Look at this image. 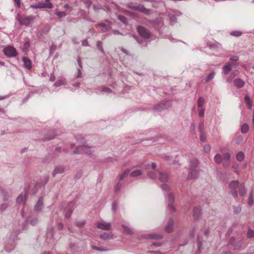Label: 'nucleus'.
Returning a JSON list of instances; mask_svg holds the SVG:
<instances>
[{
  "mask_svg": "<svg viewBox=\"0 0 254 254\" xmlns=\"http://www.w3.org/2000/svg\"><path fill=\"white\" fill-rule=\"evenodd\" d=\"M87 4H88V6H90V5H91V2H90V0H88V1H87Z\"/></svg>",
  "mask_w": 254,
  "mask_h": 254,
  "instance_id": "nucleus-56",
  "label": "nucleus"
},
{
  "mask_svg": "<svg viewBox=\"0 0 254 254\" xmlns=\"http://www.w3.org/2000/svg\"><path fill=\"white\" fill-rule=\"evenodd\" d=\"M238 168V164H235L234 166H233V168L235 169H236Z\"/></svg>",
  "mask_w": 254,
  "mask_h": 254,
  "instance_id": "nucleus-55",
  "label": "nucleus"
},
{
  "mask_svg": "<svg viewBox=\"0 0 254 254\" xmlns=\"http://www.w3.org/2000/svg\"><path fill=\"white\" fill-rule=\"evenodd\" d=\"M151 238H155V236H151Z\"/></svg>",
  "mask_w": 254,
  "mask_h": 254,
  "instance_id": "nucleus-63",
  "label": "nucleus"
},
{
  "mask_svg": "<svg viewBox=\"0 0 254 254\" xmlns=\"http://www.w3.org/2000/svg\"><path fill=\"white\" fill-rule=\"evenodd\" d=\"M249 129V126L247 124H245L241 127V131L242 133H245L248 131Z\"/></svg>",
  "mask_w": 254,
  "mask_h": 254,
  "instance_id": "nucleus-29",
  "label": "nucleus"
},
{
  "mask_svg": "<svg viewBox=\"0 0 254 254\" xmlns=\"http://www.w3.org/2000/svg\"><path fill=\"white\" fill-rule=\"evenodd\" d=\"M193 216L197 218L198 217L200 213V209L199 207H195L193 209Z\"/></svg>",
  "mask_w": 254,
  "mask_h": 254,
  "instance_id": "nucleus-28",
  "label": "nucleus"
},
{
  "mask_svg": "<svg viewBox=\"0 0 254 254\" xmlns=\"http://www.w3.org/2000/svg\"><path fill=\"white\" fill-rule=\"evenodd\" d=\"M7 207V205L6 204H2L0 207V209H1V210H4Z\"/></svg>",
  "mask_w": 254,
  "mask_h": 254,
  "instance_id": "nucleus-49",
  "label": "nucleus"
},
{
  "mask_svg": "<svg viewBox=\"0 0 254 254\" xmlns=\"http://www.w3.org/2000/svg\"><path fill=\"white\" fill-rule=\"evenodd\" d=\"M56 14L60 18L64 17L66 15V13L64 12H61V11L57 12L56 13Z\"/></svg>",
  "mask_w": 254,
  "mask_h": 254,
  "instance_id": "nucleus-38",
  "label": "nucleus"
},
{
  "mask_svg": "<svg viewBox=\"0 0 254 254\" xmlns=\"http://www.w3.org/2000/svg\"><path fill=\"white\" fill-rule=\"evenodd\" d=\"M137 31L139 35L145 39H148L150 37V33L144 27L142 26H138L137 27Z\"/></svg>",
  "mask_w": 254,
  "mask_h": 254,
  "instance_id": "nucleus-4",
  "label": "nucleus"
},
{
  "mask_svg": "<svg viewBox=\"0 0 254 254\" xmlns=\"http://www.w3.org/2000/svg\"><path fill=\"white\" fill-rule=\"evenodd\" d=\"M31 7L35 8H53V6L51 3H45V2H41L38 3L37 5H31Z\"/></svg>",
  "mask_w": 254,
  "mask_h": 254,
  "instance_id": "nucleus-7",
  "label": "nucleus"
},
{
  "mask_svg": "<svg viewBox=\"0 0 254 254\" xmlns=\"http://www.w3.org/2000/svg\"><path fill=\"white\" fill-rule=\"evenodd\" d=\"M198 111H199V116L200 117H203L204 115L205 109L203 108H199Z\"/></svg>",
  "mask_w": 254,
  "mask_h": 254,
  "instance_id": "nucleus-34",
  "label": "nucleus"
},
{
  "mask_svg": "<svg viewBox=\"0 0 254 254\" xmlns=\"http://www.w3.org/2000/svg\"><path fill=\"white\" fill-rule=\"evenodd\" d=\"M96 226L98 229L104 230H110L111 229V225L109 223H106V222L102 221L97 223Z\"/></svg>",
  "mask_w": 254,
  "mask_h": 254,
  "instance_id": "nucleus-6",
  "label": "nucleus"
},
{
  "mask_svg": "<svg viewBox=\"0 0 254 254\" xmlns=\"http://www.w3.org/2000/svg\"><path fill=\"white\" fill-rule=\"evenodd\" d=\"M37 219H33L31 220V224L32 225H34L37 223Z\"/></svg>",
  "mask_w": 254,
  "mask_h": 254,
  "instance_id": "nucleus-51",
  "label": "nucleus"
},
{
  "mask_svg": "<svg viewBox=\"0 0 254 254\" xmlns=\"http://www.w3.org/2000/svg\"><path fill=\"white\" fill-rule=\"evenodd\" d=\"M242 33L239 31H234L231 32L230 35L233 36H240L242 35Z\"/></svg>",
  "mask_w": 254,
  "mask_h": 254,
  "instance_id": "nucleus-30",
  "label": "nucleus"
},
{
  "mask_svg": "<svg viewBox=\"0 0 254 254\" xmlns=\"http://www.w3.org/2000/svg\"><path fill=\"white\" fill-rule=\"evenodd\" d=\"M55 79H56V77L54 75V74H51L50 77V80L51 81H54L55 80Z\"/></svg>",
  "mask_w": 254,
  "mask_h": 254,
  "instance_id": "nucleus-47",
  "label": "nucleus"
},
{
  "mask_svg": "<svg viewBox=\"0 0 254 254\" xmlns=\"http://www.w3.org/2000/svg\"><path fill=\"white\" fill-rule=\"evenodd\" d=\"M44 254H50L49 253H45Z\"/></svg>",
  "mask_w": 254,
  "mask_h": 254,
  "instance_id": "nucleus-64",
  "label": "nucleus"
},
{
  "mask_svg": "<svg viewBox=\"0 0 254 254\" xmlns=\"http://www.w3.org/2000/svg\"><path fill=\"white\" fill-rule=\"evenodd\" d=\"M100 238L103 239H110L112 237L108 233H103L100 235Z\"/></svg>",
  "mask_w": 254,
  "mask_h": 254,
  "instance_id": "nucleus-33",
  "label": "nucleus"
},
{
  "mask_svg": "<svg viewBox=\"0 0 254 254\" xmlns=\"http://www.w3.org/2000/svg\"><path fill=\"white\" fill-rule=\"evenodd\" d=\"M245 84V81L240 78H237L234 80V85L237 88H242Z\"/></svg>",
  "mask_w": 254,
  "mask_h": 254,
  "instance_id": "nucleus-9",
  "label": "nucleus"
},
{
  "mask_svg": "<svg viewBox=\"0 0 254 254\" xmlns=\"http://www.w3.org/2000/svg\"><path fill=\"white\" fill-rule=\"evenodd\" d=\"M170 106V102L167 101L164 103L157 105L155 106V109L158 111H161L165 109L169 108Z\"/></svg>",
  "mask_w": 254,
  "mask_h": 254,
  "instance_id": "nucleus-8",
  "label": "nucleus"
},
{
  "mask_svg": "<svg viewBox=\"0 0 254 254\" xmlns=\"http://www.w3.org/2000/svg\"><path fill=\"white\" fill-rule=\"evenodd\" d=\"M158 179L162 182H166L168 179V176L166 173H158Z\"/></svg>",
  "mask_w": 254,
  "mask_h": 254,
  "instance_id": "nucleus-14",
  "label": "nucleus"
},
{
  "mask_svg": "<svg viewBox=\"0 0 254 254\" xmlns=\"http://www.w3.org/2000/svg\"><path fill=\"white\" fill-rule=\"evenodd\" d=\"M64 168L63 166H60L57 167L53 171V177H55L56 175L58 174H62L64 172Z\"/></svg>",
  "mask_w": 254,
  "mask_h": 254,
  "instance_id": "nucleus-13",
  "label": "nucleus"
},
{
  "mask_svg": "<svg viewBox=\"0 0 254 254\" xmlns=\"http://www.w3.org/2000/svg\"><path fill=\"white\" fill-rule=\"evenodd\" d=\"M122 228L123 232L126 233V234L132 235L133 234L132 230L128 227L125 225H122Z\"/></svg>",
  "mask_w": 254,
  "mask_h": 254,
  "instance_id": "nucleus-19",
  "label": "nucleus"
},
{
  "mask_svg": "<svg viewBox=\"0 0 254 254\" xmlns=\"http://www.w3.org/2000/svg\"><path fill=\"white\" fill-rule=\"evenodd\" d=\"M245 101L248 106V108L249 109H251L252 107V102L251 99L248 96H246L245 97Z\"/></svg>",
  "mask_w": 254,
  "mask_h": 254,
  "instance_id": "nucleus-23",
  "label": "nucleus"
},
{
  "mask_svg": "<svg viewBox=\"0 0 254 254\" xmlns=\"http://www.w3.org/2000/svg\"><path fill=\"white\" fill-rule=\"evenodd\" d=\"M50 0H45L46 2H45V3H50Z\"/></svg>",
  "mask_w": 254,
  "mask_h": 254,
  "instance_id": "nucleus-59",
  "label": "nucleus"
},
{
  "mask_svg": "<svg viewBox=\"0 0 254 254\" xmlns=\"http://www.w3.org/2000/svg\"><path fill=\"white\" fill-rule=\"evenodd\" d=\"M4 54L7 57H15L17 55L16 50L12 46L6 47L3 50Z\"/></svg>",
  "mask_w": 254,
  "mask_h": 254,
  "instance_id": "nucleus-3",
  "label": "nucleus"
},
{
  "mask_svg": "<svg viewBox=\"0 0 254 254\" xmlns=\"http://www.w3.org/2000/svg\"><path fill=\"white\" fill-rule=\"evenodd\" d=\"M173 220L172 219L169 220L165 227L166 231L168 233L171 232L173 231Z\"/></svg>",
  "mask_w": 254,
  "mask_h": 254,
  "instance_id": "nucleus-11",
  "label": "nucleus"
},
{
  "mask_svg": "<svg viewBox=\"0 0 254 254\" xmlns=\"http://www.w3.org/2000/svg\"><path fill=\"white\" fill-rule=\"evenodd\" d=\"M133 8L145 13H147L148 12V10L142 5H137L136 6H134Z\"/></svg>",
  "mask_w": 254,
  "mask_h": 254,
  "instance_id": "nucleus-21",
  "label": "nucleus"
},
{
  "mask_svg": "<svg viewBox=\"0 0 254 254\" xmlns=\"http://www.w3.org/2000/svg\"><path fill=\"white\" fill-rule=\"evenodd\" d=\"M53 138H54V137H51V138H46L45 140H48L52 139H53Z\"/></svg>",
  "mask_w": 254,
  "mask_h": 254,
  "instance_id": "nucleus-60",
  "label": "nucleus"
},
{
  "mask_svg": "<svg viewBox=\"0 0 254 254\" xmlns=\"http://www.w3.org/2000/svg\"><path fill=\"white\" fill-rule=\"evenodd\" d=\"M14 2L16 3L18 7L20 6V0H13Z\"/></svg>",
  "mask_w": 254,
  "mask_h": 254,
  "instance_id": "nucleus-50",
  "label": "nucleus"
},
{
  "mask_svg": "<svg viewBox=\"0 0 254 254\" xmlns=\"http://www.w3.org/2000/svg\"><path fill=\"white\" fill-rule=\"evenodd\" d=\"M253 202H254V198H253L252 195L251 194L249 198L248 204H249V205L251 206L253 204Z\"/></svg>",
  "mask_w": 254,
  "mask_h": 254,
  "instance_id": "nucleus-41",
  "label": "nucleus"
},
{
  "mask_svg": "<svg viewBox=\"0 0 254 254\" xmlns=\"http://www.w3.org/2000/svg\"><path fill=\"white\" fill-rule=\"evenodd\" d=\"M214 161L217 164L221 163L222 161V156L220 154H216L214 158Z\"/></svg>",
  "mask_w": 254,
  "mask_h": 254,
  "instance_id": "nucleus-25",
  "label": "nucleus"
},
{
  "mask_svg": "<svg viewBox=\"0 0 254 254\" xmlns=\"http://www.w3.org/2000/svg\"><path fill=\"white\" fill-rule=\"evenodd\" d=\"M23 199H24V197L22 195H19L17 197V199H16V201L18 203H21L23 200Z\"/></svg>",
  "mask_w": 254,
  "mask_h": 254,
  "instance_id": "nucleus-40",
  "label": "nucleus"
},
{
  "mask_svg": "<svg viewBox=\"0 0 254 254\" xmlns=\"http://www.w3.org/2000/svg\"><path fill=\"white\" fill-rule=\"evenodd\" d=\"M22 61L24 63V67L27 68L28 70H30L32 68L31 61L26 57H23Z\"/></svg>",
  "mask_w": 254,
  "mask_h": 254,
  "instance_id": "nucleus-10",
  "label": "nucleus"
},
{
  "mask_svg": "<svg viewBox=\"0 0 254 254\" xmlns=\"http://www.w3.org/2000/svg\"><path fill=\"white\" fill-rule=\"evenodd\" d=\"M64 7L65 8H68L69 7V5H68V4H65V5H64Z\"/></svg>",
  "mask_w": 254,
  "mask_h": 254,
  "instance_id": "nucleus-57",
  "label": "nucleus"
},
{
  "mask_svg": "<svg viewBox=\"0 0 254 254\" xmlns=\"http://www.w3.org/2000/svg\"><path fill=\"white\" fill-rule=\"evenodd\" d=\"M129 172V170L128 169H127L123 173H122L121 175H120L118 177V179L119 181L123 180L126 176H127Z\"/></svg>",
  "mask_w": 254,
  "mask_h": 254,
  "instance_id": "nucleus-20",
  "label": "nucleus"
},
{
  "mask_svg": "<svg viewBox=\"0 0 254 254\" xmlns=\"http://www.w3.org/2000/svg\"><path fill=\"white\" fill-rule=\"evenodd\" d=\"M215 73L214 72H211L210 73L207 78L205 79V82H209L210 80H211L212 79H213L214 77Z\"/></svg>",
  "mask_w": 254,
  "mask_h": 254,
  "instance_id": "nucleus-32",
  "label": "nucleus"
},
{
  "mask_svg": "<svg viewBox=\"0 0 254 254\" xmlns=\"http://www.w3.org/2000/svg\"><path fill=\"white\" fill-rule=\"evenodd\" d=\"M92 248L93 249H94V250L98 251H106L105 249H102V248H100V247H98L97 246H92Z\"/></svg>",
  "mask_w": 254,
  "mask_h": 254,
  "instance_id": "nucleus-42",
  "label": "nucleus"
},
{
  "mask_svg": "<svg viewBox=\"0 0 254 254\" xmlns=\"http://www.w3.org/2000/svg\"><path fill=\"white\" fill-rule=\"evenodd\" d=\"M158 173H159V172H149L148 173V175L149 177L152 179H157L158 177Z\"/></svg>",
  "mask_w": 254,
  "mask_h": 254,
  "instance_id": "nucleus-26",
  "label": "nucleus"
},
{
  "mask_svg": "<svg viewBox=\"0 0 254 254\" xmlns=\"http://www.w3.org/2000/svg\"><path fill=\"white\" fill-rule=\"evenodd\" d=\"M229 189L230 193L235 198L237 197L238 193L241 196H243L247 193L244 183L240 184L238 181L231 182L229 184Z\"/></svg>",
  "mask_w": 254,
  "mask_h": 254,
  "instance_id": "nucleus-1",
  "label": "nucleus"
},
{
  "mask_svg": "<svg viewBox=\"0 0 254 254\" xmlns=\"http://www.w3.org/2000/svg\"><path fill=\"white\" fill-rule=\"evenodd\" d=\"M204 103V99L203 97H199L197 100V106L198 108H202Z\"/></svg>",
  "mask_w": 254,
  "mask_h": 254,
  "instance_id": "nucleus-27",
  "label": "nucleus"
},
{
  "mask_svg": "<svg viewBox=\"0 0 254 254\" xmlns=\"http://www.w3.org/2000/svg\"><path fill=\"white\" fill-rule=\"evenodd\" d=\"M198 172V171L197 170H193V169H191V171L190 173V176L191 178L195 179L197 177L196 175H195V174L197 173Z\"/></svg>",
  "mask_w": 254,
  "mask_h": 254,
  "instance_id": "nucleus-31",
  "label": "nucleus"
},
{
  "mask_svg": "<svg viewBox=\"0 0 254 254\" xmlns=\"http://www.w3.org/2000/svg\"><path fill=\"white\" fill-rule=\"evenodd\" d=\"M42 205H43L42 198H40L39 199L38 201L37 202V204H36V205L35 206V209L36 211L40 210L42 208Z\"/></svg>",
  "mask_w": 254,
  "mask_h": 254,
  "instance_id": "nucleus-17",
  "label": "nucleus"
},
{
  "mask_svg": "<svg viewBox=\"0 0 254 254\" xmlns=\"http://www.w3.org/2000/svg\"><path fill=\"white\" fill-rule=\"evenodd\" d=\"M248 237L252 238L254 237V230H249L247 233Z\"/></svg>",
  "mask_w": 254,
  "mask_h": 254,
  "instance_id": "nucleus-36",
  "label": "nucleus"
},
{
  "mask_svg": "<svg viewBox=\"0 0 254 254\" xmlns=\"http://www.w3.org/2000/svg\"><path fill=\"white\" fill-rule=\"evenodd\" d=\"M34 19V17L32 16L23 17L18 15L17 17V20L19 21L21 25L26 26L29 25Z\"/></svg>",
  "mask_w": 254,
  "mask_h": 254,
  "instance_id": "nucleus-2",
  "label": "nucleus"
},
{
  "mask_svg": "<svg viewBox=\"0 0 254 254\" xmlns=\"http://www.w3.org/2000/svg\"><path fill=\"white\" fill-rule=\"evenodd\" d=\"M101 44L102 43H101V42L100 41H98L97 42V45L98 47H100L101 46Z\"/></svg>",
  "mask_w": 254,
  "mask_h": 254,
  "instance_id": "nucleus-54",
  "label": "nucleus"
},
{
  "mask_svg": "<svg viewBox=\"0 0 254 254\" xmlns=\"http://www.w3.org/2000/svg\"><path fill=\"white\" fill-rule=\"evenodd\" d=\"M4 99V97H0V100H3V99Z\"/></svg>",
  "mask_w": 254,
  "mask_h": 254,
  "instance_id": "nucleus-61",
  "label": "nucleus"
},
{
  "mask_svg": "<svg viewBox=\"0 0 254 254\" xmlns=\"http://www.w3.org/2000/svg\"><path fill=\"white\" fill-rule=\"evenodd\" d=\"M244 157H245V155H244V153L242 151L239 152L236 156L237 160L238 161H240V162L244 160Z\"/></svg>",
  "mask_w": 254,
  "mask_h": 254,
  "instance_id": "nucleus-24",
  "label": "nucleus"
},
{
  "mask_svg": "<svg viewBox=\"0 0 254 254\" xmlns=\"http://www.w3.org/2000/svg\"><path fill=\"white\" fill-rule=\"evenodd\" d=\"M64 84V82L63 80H58V81H57L55 83V86L56 87H58V86H60L62 85H63Z\"/></svg>",
  "mask_w": 254,
  "mask_h": 254,
  "instance_id": "nucleus-37",
  "label": "nucleus"
},
{
  "mask_svg": "<svg viewBox=\"0 0 254 254\" xmlns=\"http://www.w3.org/2000/svg\"><path fill=\"white\" fill-rule=\"evenodd\" d=\"M239 60V57L235 56L230 58V61L232 62H237Z\"/></svg>",
  "mask_w": 254,
  "mask_h": 254,
  "instance_id": "nucleus-44",
  "label": "nucleus"
},
{
  "mask_svg": "<svg viewBox=\"0 0 254 254\" xmlns=\"http://www.w3.org/2000/svg\"><path fill=\"white\" fill-rule=\"evenodd\" d=\"M229 165V161H227L225 160V161L223 163V166L224 167H228Z\"/></svg>",
  "mask_w": 254,
  "mask_h": 254,
  "instance_id": "nucleus-48",
  "label": "nucleus"
},
{
  "mask_svg": "<svg viewBox=\"0 0 254 254\" xmlns=\"http://www.w3.org/2000/svg\"><path fill=\"white\" fill-rule=\"evenodd\" d=\"M233 65H234V64L229 63L227 64H226L223 66V72L225 75L228 74L229 73V72L231 70L232 66Z\"/></svg>",
  "mask_w": 254,
  "mask_h": 254,
  "instance_id": "nucleus-12",
  "label": "nucleus"
},
{
  "mask_svg": "<svg viewBox=\"0 0 254 254\" xmlns=\"http://www.w3.org/2000/svg\"><path fill=\"white\" fill-rule=\"evenodd\" d=\"M204 150L205 152H209L210 151V146L209 144H206L204 146Z\"/></svg>",
  "mask_w": 254,
  "mask_h": 254,
  "instance_id": "nucleus-39",
  "label": "nucleus"
},
{
  "mask_svg": "<svg viewBox=\"0 0 254 254\" xmlns=\"http://www.w3.org/2000/svg\"><path fill=\"white\" fill-rule=\"evenodd\" d=\"M89 148L87 146L83 145L79 147H77L74 150V153L78 154L79 153H85L89 155L91 154V151L89 150Z\"/></svg>",
  "mask_w": 254,
  "mask_h": 254,
  "instance_id": "nucleus-5",
  "label": "nucleus"
},
{
  "mask_svg": "<svg viewBox=\"0 0 254 254\" xmlns=\"http://www.w3.org/2000/svg\"><path fill=\"white\" fill-rule=\"evenodd\" d=\"M74 205V203L72 202H70L68 203V206L66 209L69 211V213L66 212L65 214V216L67 218H68L70 217V214L71 213L72 210L70 208V207Z\"/></svg>",
  "mask_w": 254,
  "mask_h": 254,
  "instance_id": "nucleus-18",
  "label": "nucleus"
},
{
  "mask_svg": "<svg viewBox=\"0 0 254 254\" xmlns=\"http://www.w3.org/2000/svg\"><path fill=\"white\" fill-rule=\"evenodd\" d=\"M167 188H168V186L167 185H164L162 186V188L164 190H166L167 189Z\"/></svg>",
  "mask_w": 254,
  "mask_h": 254,
  "instance_id": "nucleus-53",
  "label": "nucleus"
},
{
  "mask_svg": "<svg viewBox=\"0 0 254 254\" xmlns=\"http://www.w3.org/2000/svg\"><path fill=\"white\" fill-rule=\"evenodd\" d=\"M168 198H169V204L168 205V207L171 210L173 211L174 210V206L171 204V203H172L173 201H174V195L170 193L169 194Z\"/></svg>",
  "mask_w": 254,
  "mask_h": 254,
  "instance_id": "nucleus-15",
  "label": "nucleus"
},
{
  "mask_svg": "<svg viewBox=\"0 0 254 254\" xmlns=\"http://www.w3.org/2000/svg\"><path fill=\"white\" fill-rule=\"evenodd\" d=\"M119 18L124 23H126V18L125 17L123 16H119Z\"/></svg>",
  "mask_w": 254,
  "mask_h": 254,
  "instance_id": "nucleus-45",
  "label": "nucleus"
},
{
  "mask_svg": "<svg viewBox=\"0 0 254 254\" xmlns=\"http://www.w3.org/2000/svg\"><path fill=\"white\" fill-rule=\"evenodd\" d=\"M102 91L104 92H111V90L108 87H104L102 89Z\"/></svg>",
  "mask_w": 254,
  "mask_h": 254,
  "instance_id": "nucleus-46",
  "label": "nucleus"
},
{
  "mask_svg": "<svg viewBox=\"0 0 254 254\" xmlns=\"http://www.w3.org/2000/svg\"><path fill=\"white\" fill-rule=\"evenodd\" d=\"M230 158V154L229 153H225L223 154V158L225 160L229 161Z\"/></svg>",
  "mask_w": 254,
  "mask_h": 254,
  "instance_id": "nucleus-35",
  "label": "nucleus"
},
{
  "mask_svg": "<svg viewBox=\"0 0 254 254\" xmlns=\"http://www.w3.org/2000/svg\"><path fill=\"white\" fill-rule=\"evenodd\" d=\"M116 205V203H114L113 205V207H114Z\"/></svg>",
  "mask_w": 254,
  "mask_h": 254,
  "instance_id": "nucleus-62",
  "label": "nucleus"
},
{
  "mask_svg": "<svg viewBox=\"0 0 254 254\" xmlns=\"http://www.w3.org/2000/svg\"><path fill=\"white\" fill-rule=\"evenodd\" d=\"M200 140L201 141H203L204 140V138H203V137L202 136H200Z\"/></svg>",
  "mask_w": 254,
  "mask_h": 254,
  "instance_id": "nucleus-58",
  "label": "nucleus"
},
{
  "mask_svg": "<svg viewBox=\"0 0 254 254\" xmlns=\"http://www.w3.org/2000/svg\"><path fill=\"white\" fill-rule=\"evenodd\" d=\"M156 167V164L155 163H152L151 164V167L153 169H155Z\"/></svg>",
  "mask_w": 254,
  "mask_h": 254,
  "instance_id": "nucleus-52",
  "label": "nucleus"
},
{
  "mask_svg": "<svg viewBox=\"0 0 254 254\" xmlns=\"http://www.w3.org/2000/svg\"><path fill=\"white\" fill-rule=\"evenodd\" d=\"M121 188V185H120L119 183L116 185L115 187V192L116 193H118L120 191V189Z\"/></svg>",
  "mask_w": 254,
  "mask_h": 254,
  "instance_id": "nucleus-43",
  "label": "nucleus"
},
{
  "mask_svg": "<svg viewBox=\"0 0 254 254\" xmlns=\"http://www.w3.org/2000/svg\"><path fill=\"white\" fill-rule=\"evenodd\" d=\"M98 25L102 27H103V29L102 30V31L103 32H106L110 28V26L109 25H106L104 23H100L98 24Z\"/></svg>",
  "mask_w": 254,
  "mask_h": 254,
  "instance_id": "nucleus-22",
  "label": "nucleus"
},
{
  "mask_svg": "<svg viewBox=\"0 0 254 254\" xmlns=\"http://www.w3.org/2000/svg\"><path fill=\"white\" fill-rule=\"evenodd\" d=\"M142 174V171L140 170H135L131 172L130 174V176L131 177H136L140 176Z\"/></svg>",
  "mask_w": 254,
  "mask_h": 254,
  "instance_id": "nucleus-16",
  "label": "nucleus"
}]
</instances>
